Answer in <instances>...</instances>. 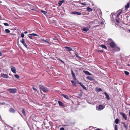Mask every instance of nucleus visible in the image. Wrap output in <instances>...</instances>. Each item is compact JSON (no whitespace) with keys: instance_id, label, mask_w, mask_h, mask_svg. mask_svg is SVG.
Instances as JSON below:
<instances>
[{"instance_id":"nucleus-36","label":"nucleus","mask_w":130,"mask_h":130,"mask_svg":"<svg viewBox=\"0 0 130 130\" xmlns=\"http://www.w3.org/2000/svg\"><path fill=\"white\" fill-rule=\"evenodd\" d=\"M4 25L6 26H9L8 24L6 23H4Z\"/></svg>"},{"instance_id":"nucleus-35","label":"nucleus","mask_w":130,"mask_h":130,"mask_svg":"<svg viewBox=\"0 0 130 130\" xmlns=\"http://www.w3.org/2000/svg\"><path fill=\"white\" fill-rule=\"evenodd\" d=\"M15 77L17 78H19V76L18 75L16 74L14 75Z\"/></svg>"},{"instance_id":"nucleus-10","label":"nucleus","mask_w":130,"mask_h":130,"mask_svg":"<svg viewBox=\"0 0 130 130\" xmlns=\"http://www.w3.org/2000/svg\"><path fill=\"white\" fill-rule=\"evenodd\" d=\"M64 48L66 49V51L68 52H69L70 51H72V48L68 46H65Z\"/></svg>"},{"instance_id":"nucleus-60","label":"nucleus","mask_w":130,"mask_h":130,"mask_svg":"<svg viewBox=\"0 0 130 130\" xmlns=\"http://www.w3.org/2000/svg\"><path fill=\"white\" fill-rule=\"evenodd\" d=\"M129 31L130 32V30H129Z\"/></svg>"},{"instance_id":"nucleus-34","label":"nucleus","mask_w":130,"mask_h":130,"mask_svg":"<svg viewBox=\"0 0 130 130\" xmlns=\"http://www.w3.org/2000/svg\"><path fill=\"white\" fill-rule=\"evenodd\" d=\"M115 130H118L117 126L116 125H115Z\"/></svg>"},{"instance_id":"nucleus-21","label":"nucleus","mask_w":130,"mask_h":130,"mask_svg":"<svg viewBox=\"0 0 130 130\" xmlns=\"http://www.w3.org/2000/svg\"><path fill=\"white\" fill-rule=\"evenodd\" d=\"M84 73L86 74L90 75H92V74L90 73L88 71H84Z\"/></svg>"},{"instance_id":"nucleus-31","label":"nucleus","mask_w":130,"mask_h":130,"mask_svg":"<svg viewBox=\"0 0 130 130\" xmlns=\"http://www.w3.org/2000/svg\"><path fill=\"white\" fill-rule=\"evenodd\" d=\"M81 86L83 88V89L86 90H87V88L86 87H85L83 84L82 85H81Z\"/></svg>"},{"instance_id":"nucleus-51","label":"nucleus","mask_w":130,"mask_h":130,"mask_svg":"<svg viewBox=\"0 0 130 130\" xmlns=\"http://www.w3.org/2000/svg\"><path fill=\"white\" fill-rule=\"evenodd\" d=\"M122 11H121L120 12H119L118 13L120 15V14L121 13H122Z\"/></svg>"},{"instance_id":"nucleus-54","label":"nucleus","mask_w":130,"mask_h":130,"mask_svg":"<svg viewBox=\"0 0 130 130\" xmlns=\"http://www.w3.org/2000/svg\"><path fill=\"white\" fill-rule=\"evenodd\" d=\"M24 33H25L26 34L27 33V31H25L24 32Z\"/></svg>"},{"instance_id":"nucleus-3","label":"nucleus","mask_w":130,"mask_h":130,"mask_svg":"<svg viewBox=\"0 0 130 130\" xmlns=\"http://www.w3.org/2000/svg\"><path fill=\"white\" fill-rule=\"evenodd\" d=\"M8 91L10 93H15L17 92V90L16 88H10Z\"/></svg>"},{"instance_id":"nucleus-18","label":"nucleus","mask_w":130,"mask_h":130,"mask_svg":"<svg viewBox=\"0 0 130 130\" xmlns=\"http://www.w3.org/2000/svg\"><path fill=\"white\" fill-rule=\"evenodd\" d=\"M58 104L60 106H64V104L62 102L60 101H59L58 102Z\"/></svg>"},{"instance_id":"nucleus-17","label":"nucleus","mask_w":130,"mask_h":130,"mask_svg":"<svg viewBox=\"0 0 130 130\" xmlns=\"http://www.w3.org/2000/svg\"><path fill=\"white\" fill-rule=\"evenodd\" d=\"M9 111L11 112L14 113L15 112V110L12 108H10L9 109Z\"/></svg>"},{"instance_id":"nucleus-56","label":"nucleus","mask_w":130,"mask_h":130,"mask_svg":"<svg viewBox=\"0 0 130 130\" xmlns=\"http://www.w3.org/2000/svg\"><path fill=\"white\" fill-rule=\"evenodd\" d=\"M129 116H130V110L129 111Z\"/></svg>"},{"instance_id":"nucleus-14","label":"nucleus","mask_w":130,"mask_h":130,"mask_svg":"<svg viewBox=\"0 0 130 130\" xmlns=\"http://www.w3.org/2000/svg\"><path fill=\"white\" fill-rule=\"evenodd\" d=\"M71 74L73 78L75 80L76 79V77L75 74L72 70H71Z\"/></svg>"},{"instance_id":"nucleus-38","label":"nucleus","mask_w":130,"mask_h":130,"mask_svg":"<svg viewBox=\"0 0 130 130\" xmlns=\"http://www.w3.org/2000/svg\"><path fill=\"white\" fill-rule=\"evenodd\" d=\"M28 36L29 37V38H30V39H33V38L32 37V36H30L29 35V36Z\"/></svg>"},{"instance_id":"nucleus-5","label":"nucleus","mask_w":130,"mask_h":130,"mask_svg":"<svg viewBox=\"0 0 130 130\" xmlns=\"http://www.w3.org/2000/svg\"><path fill=\"white\" fill-rule=\"evenodd\" d=\"M90 28V26H88L87 27H84L82 29V30L83 31L87 32L88 31Z\"/></svg>"},{"instance_id":"nucleus-16","label":"nucleus","mask_w":130,"mask_h":130,"mask_svg":"<svg viewBox=\"0 0 130 130\" xmlns=\"http://www.w3.org/2000/svg\"><path fill=\"white\" fill-rule=\"evenodd\" d=\"M86 78L87 79L90 80H94V79L93 78L90 76H88L86 77Z\"/></svg>"},{"instance_id":"nucleus-4","label":"nucleus","mask_w":130,"mask_h":130,"mask_svg":"<svg viewBox=\"0 0 130 130\" xmlns=\"http://www.w3.org/2000/svg\"><path fill=\"white\" fill-rule=\"evenodd\" d=\"M105 108V107L102 105H100L98 106H97L96 107V109L98 110H101Z\"/></svg>"},{"instance_id":"nucleus-37","label":"nucleus","mask_w":130,"mask_h":130,"mask_svg":"<svg viewBox=\"0 0 130 130\" xmlns=\"http://www.w3.org/2000/svg\"><path fill=\"white\" fill-rule=\"evenodd\" d=\"M116 20L117 23H120V22L119 21L118 19L116 18Z\"/></svg>"},{"instance_id":"nucleus-43","label":"nucleus","mask_w":130,"mask_h":130,"mask_svg":"<svg viewBox=\"0 0 130 130\" xmlns=\"http://www.w3.org/2000/svg\"><path fill=\"white\" fill-rule=\"evenodd\" d=\"M64 128L62 127L60 128V130H64Z\"/></svg>"},{"instance_id":"nucleus-19","label":"nucleus","mask_w":130,"mask_h":130,"mask_svg":"<svg viewBox=\"0 0 130 130\" xmlns=\"http://www.w3.org/2000/svg\"><path fill=\"white\" fill-rule=\"evenodd\" d=\"M129 3H127V4L125 6V10H126L127 9V8H129Z\"/></svg>"},{"instance_id":"nucleus-12","label":"nucleus","mask_w":130,"mask_h":130,"mask_svg":"<svg viewBox=\"0 0 130 130\" xmlns=\"http://www.w3.org/2000/svg\"><path fill=\"white\" fill-rule=\"evenodd\" d=\"M71 13L77 14L78 15H80L81 14V13H80L77 11L72 12Z\"/></svg>"},{"instance_id":"nucleus-25","label":"nucleus","mask_w":130,"mask_h":130,"mask_svg":"<svg viewBox=\"0 0 130 130\" xmlns=\"http://www.w3.org/2000/svg\"><path fill=\"white\" fill-rule=\"evenodd\" d=\"M29 35L30 36H38V35L34 33H33L32 34H29Z\"/></svg>"},{"instance_id":"nucleus-53","label":"nucleus","mask_w":130,"mask_h":130,"mask_svg":"<svg viewBox=\"0 0 130 130\" xmlns=\"http://www.w3.org/2000/svg\"><path fill=\"white\" fill-rule=\"evenodd\" d=\"M2 55V53L1 52H0V56Z\"/></svg>"},{"instance_id":"nucleus-32","label":"nucleus","mask_w":130,"mask_h":130,"mask_svg":"<svg viewBox=\"0 0 130 130\" xmlns=\"http://www.w3.org/2000/svg\"><path fill=\"white\" fill-rule=\"evenodd\" d=\"M71 82L72 83L73 85V86H75L76 85V83L74 81H71Z\"/></svg>"},{"instance_id":"nucleus-58","label":"nucleus","mask_w":130,"mask_h":130,"mask_svg":"<svg viewBox=\"0 0 130 130\" xmlns=\"http://www.w3.org/2000/svg\"><path fill=\"white\" fill-rule=\"evenodd\" d=\"M98 26V25H96L95 26V27H96Z\"/></svg>"},{"instance_id":"nucleus-9","label":"nucleus","mask_w":130,"mask_h":130,"mask_svg":"<svg viewBox=\"0 0 130 130\" xmlns=\"http://www.w3.org/2000/svg\"><path fill=\"white\" fill-rule=\"evenodd\" d=\"M120 114L122 116L123 118L125 120H126L127 119V116L124 113L121 112L120 113Z\"/></svg>"},{"instance_id":"nucleus-20","label":"nucleus","mask_w":130,"mask_h":130,"mask_svg":"<svg viewBox=\"0 0 130 130\" xmlns=\"http://www.w3.org/2000/svg\"><path fill=\"white\" fill-rule=\"evenodd\" d=\"M87 10L89 12L92 11V9L88 7H87Z\"/></svg>"},{"instance_id":"nucleus-52","label":"nucleus","mask_w":130,"mask_h":130,"mask_svg":"<svg viewBox=\"0 0 130 130\" xmlns=\"http://www.w3.org/2000/svg\"><path fill=\"white\" fill-rule=\"evenodd\" d=\"M5 104V103H4V102H3V103H1V104L2 105H4Z\"/></svg>"},{"instance_id":"nucleus-24","label":"nucleus","mask_w":130,"mask_h":130,"mask_svg":"<svg viewBox=\"0 0 130 130\" xmlns=\"http://www.w3.org/2000/svg\"><path fill=\"white\" fill-rule=\"evenodd\" d=\"M120 50V49L118 47H115V51H119Z\"/></svg>"},{"instance_id":"nucleus-29","label":"nucleus","mask_w":130,"mask_h":130,"mask_svg":"<svg viewBox=\"0 0 130 130\" xmlns=\"http://www.w3.org/2000/svg\"><path fill=\"white\" fill-rule=\"evenodd\" d=\"M123 126L124 128H126V129H127V128L128 126L127 125H126L124 123H123Z\"/></svg>"},{"instance_id":"nucleus-1","label":"nucleus","mask_w":130,"mask_h":130,"mask_svg":"<svg viewBox=\"0 0 130 130\" xmlns=\"http://www.w3.org/2000/svg\"><path fill=\"white\" fill-rule=\"evenodd\" d=\"M40 88V90L43 91L44 92H46L48 91V89L46 87H44L43 85H39Z\"/></svg>"},{"instance_id":"nucleus-61","label":"nucleus","mask_w":130,"mask_h":130,"mask_svg":"<svg viewBox=\"0 0 130 130\" xmlns=\"http://www.w3.org/2000/svg\"><path fill=\"white\" fill-rule=\"evenodd\" d=\"M1 3V1H0V3Z\"/></svg>"},{"instance_id":"nucleus-44","label":"nucleus","mask_w":130,"mask_h":130,"mask_svg":"<svg viewBox=\"0 0 130 130\" xmlns=\"http://www.w3.org/2000/svg\"><path fill=\"white\" fill-rule=\"evenodd\" d=\"M120 15V14H119V13H118L116 16V18H118Z\"/></svg>"},{"instance_id":"nucleus-59","label":"nucleus","mask_w":130,"mask_h":130,"mask_svg":"<svg viewBox=\"0 0 130 130\" xmlns=\"http://www.w3.org/2000/svg\"><path fill=\"white\" fill-rule=\"evenodd\" d=\"M95 130H101V129H95Z\"/></svg>"},{"instance_id":"nucleus-46","label":"nucleus","mask_w":130,"mask_h":130,"mask_svg":"<svg viewBox=\"0 0 130 130\" xmlns=\"http://www.w3.org/2000/svg\"><path fill=\"white\" fill-rule=\"evenodd\" d=\"M59 60H60L61 62H62V63H64V62H63V61H62V60H61V59H59Z\"/></svg>"},{"instance_id":"nucleus-15","label":"nucleus","mask_w":130,"mask_h":130,"mask_svg":"<svg viewBox=\"0 0 130 130\" xmlns=\"http://www.w3.org/2000/svg\"><path fill=\"white\" fill-rule=\"evenodd\" d=\"M62 96H63L64 98L67 99V100H69V98L68 96L67 95L64 94H62L61 95Z\"/></svg>"},{"instance_id":"nucleus-33","label":"nucleus","mask_w":130,"mask_h":130,"mask_svg":"<svg viewBox=\"0 0 130 130\" xmlns=\"http://www.w3.org/2000/svg\"><path fill=\"white\" fill-rule=\"evenodd\" d=\"M124 72L125 73L126 75H127L129 74V73L127 71H124Z\"/></svg>"},{"instance_id":"nucleus-6","label":"nucleus","mask_w":130,"mask_h":130,"mask_svg":"<svg viewBox=\"0 0 130 130\" xmlns=\"http://www.w3.org/2000/svg\"><path fill=\"white\" fill-rule=\"evenodd\" d=\"M1 75L2 77L5 78H8L9 77V76L6 74L2 73L1 74Z\"/></svg>"},{"instance_id":"nucleus-7","label":"nucleus","mask_w":130,"mask_h":130,"mask_svg":"<svg viewBox=\"0 0 130 130\" xmlns=\"http://www.w3.org/2000/svg\"><path fill=\"white\" fill-rule=\"evenodd\" d=\"M11 71L13 73H16V69L14 67L11 66L10 67Z\"/></svg>"},{"instance_id":"nucleus-41","label":"nucleus","mask_w":130,"mask_h":130,"mask_svg":"<svg viewBox=\"0 0 130 130\" xmlns=\"http://www.w3.org/2000/svg\"><path fill=\"white\" fill-rule=\"evenodd\" d=\"M78 83L79 84H80L81 86V85H83L82 83H81L79 82V81H77Z\"/></svg>"},{"instance_id":"nucleus-57","label":"nucleus","mask_w":130,"mask_h":130,"mask_svg":"<svg viewBox=\"0 0 130 130\" xmlns=\"http://www.w3.org/2000/svg\"><path fill=\"white\" fill-rule=\"evenodd\" d=\"M80 96H82V94L81 93H80V94L79 95Z\"/></svg>"},{"instance_id":"nucleus-45","label":"nucleus","mask_w":130,"mask_h":130,"mask_svg":"<svg viewBox=\"0 0 130 130\" xmlns=\"http://www.w3.org/2000/svg\"><path fill=\"white\" fill-rule=\"evenodd\" d=\"M76 57H79L78 56V54H76Z\"/></svg>"},{"instance_id":"nucleus-55","label":"nucleus","mask_w":130,"mask_h":130,"mask_svg":"<svg viewBox=\"0 0 130 130\" xmlns=\"http://www.w3.org/2000/svg\"><path fill=\"white\" fill-rule=\"evenodd\" d=\"M99 51L101 52H103V51L102 50Z\"/></svg>"},{"instance_id":"nucleus-50","label":"nucleus","mask_w":130,"mask_h":130,"mask_svg":"<svg viewBox=\"0 0 130 130\" xmlns=\"http://www.w3.org/2000/svg\"><path fill=\"white\" fill-rule=\"evenodd\" d=\"M122 11H121L120 12H119L118 13L120 15V14L121 13H122Z\"/></svg>"},{"instance_id":"nucleus-8","label":"nucleus","mask_w":130,"mask_h":130,"mask_svg":"<svg viewBox=\"0 0 130 130\" xmlns=\"http://www.w3.org/2000/svg\"><path fill=\"white\" fill-rule=\"evenodd\" d=\"M20 42L23 44V45L26 47L27 46V45L25 43L24 41V39H22L20 41Z\"/></svg>"},{"instance_id":"nucleus-40","label":"nucleus","mask_w":130,"mask_h":130,"mask_svg":"<svg viewBox=\"0 0 130 130\" xmlns=\"http://www.w3.org/2000/svg\"><path fill=\"white\" fill-rule=\"evenodd\" d=\"M21 37L22 38H23L24 37V35L23 33H22L21 34Z\"/></svg>"},{"instance_id":"nucleus-49","label":"nucleus","mask_w":130,"mask_h":130,"mask_svg":"<svg viewBox=\"0 0 130 130\" xmlns=\"http://www.w3.org/2000/svg\"><path fill=\"white\" fill-rule=\"evenodd\" d=\"M81 4L82 5H86V4H85L84 3H81Z\"/></svg>"},{"instance_id":"nucleus-2","label":"nucleus","mask_w":130,"mask_h":130,"mask_svg":"<svg viewBox=\"0 0 130 130\" xmlns=\"http://www.w3.org/2000/svg\"><path fill=\"white\" fill-rule=\"evenodd\" d=\"M108 41L109 42V44L111 47L113 48L115 47L116 44L111 39H109Z\"/></svg>"},{"instance_id":"nucleus-11","label":"nucleus","mask_w":130,"mask_h":130,"mask_svg":"<svg viewBox=\"0 0 130 130\" xmlns=\"http://www.w3.org/2000/svg\"><path fill=\"white\" fill-rule=\"evenodd\" d=\"M104 94L107 99L108 100H109L110 98L109 95L106 92H105Z\"/></svg>"},{"instance_id":"nucleus-26","label":"nucleus","mask_w":130,"mask_h":130,"mask_svg":"<svg viewBox=\"0 0 130 130\" xmlns=\"http://www.w3.org/2000/svg\"><path fill=\"white\" fill-rule=\"evenodd\" d=\"M42 40L43 42H46V43H47L49 44H50V43L48 42L47 41H46V40H44V39H42Z\"/></svg>"},{"instance_id":"nucleus-28","label":"nucleus","mask_w":130,"mask_h":130,"mask_svg":"<svg viewBox=\"0 0 130 130\" xmlns=\"http://www.w3.org/2000/svg\"><path fill=\"white\" fill-rule=\"evenodd\" d=\"M41 12L43 13L44 14L46 15V13H47V12L43 11V10H41Z\"/></svg>"},{"instance_id":"nucleus-22","label":"nucleus","mask_w":130,"mask_h":130,"mask_svg":"<svg viewBox=\"0 0 130 130\" xmlns=\"http://www.w3.org/2000/svg\"><path fill=\"white\" fill-rule=\"evenodd\" d=\"M100 46L103 48H104L105 49H107L106 46L104 45L103 44L101 45Z\"/></svg>"},{"instance_id":"nucleus-47","label":"nucleus","mask_w":130,"mask_h":130,"mask_svg":"<svg viewBox=\"0 0 130 130\" xmlns=\"http://www.w3.org/2000/svg\"><path fill=\"white\" fill-rule=\"evenodd\" d=\"M104 22L103 21L101 23V25H103L104 24Z\"/></svg>"},{"instance_id":"nucleus-48","label":"nucleus","mask_w":130,"mask_h":130,"mask_svg":"<svg viewBox=\"0 0 130 130\" xmlns=\"http://www.w3.org/2000/svg\"><path fill=\"white\" fill-rule=\"evenodd\" d=\"M53 40H56L55 41L56 42H57V39L56 38H54L53 39Z\"/></svg>"},{"instance_id":"nucleus-42","label":"nucleus","mask_w":130,"mask_h":130,"mask_svg":"<svg viewBox=\"0 0 130 130\" xmlns=\"http://www.w3.org/2000/svg\"><path fill=\"white\" fill-rule=\"evenodd\" d=\"M97 90L98 91H102V89L100 88H99Z\"/></svg>"},{"instance_id":"nucleus-30","label":"nucleus","mask_w":130,"mask_h":130,"mask_svg":"<svg viewBox=\"0 0 130 130\" xmlns=\"http://www.w3.org/2000/svg\"><path fill=\"white\" fill-rule=\"evenodd\" d=\"M5 32L6 33H9L10 32V31L8 29H6L5 30Z\"/></svg>"},{"instance_id":"nucleus-23","label":"nucleus","mask_w":130,"mask_h":130,"mask_svg":"<svg viewBox=\"0 0 130 130\" xmlns=\"http://www.w3.org/2000/svg\"><path fill=\"white\" fill-rule=\"evenodd\" d=\"M22 112L25 116H26V114L25 110V109L24 108L22 110Z\"/></svg>"},{"instance_id":"nucleus-13","label":"nucleus","mask_w":130,"mask_h":130,"mask_svg":"<svg viewBox=\"0 0 130 130\" xmlns=\"http://www.w3.org/2000/svg\"><path fill=\"white\" fill-rule=\"evenodd\" d=\"M64 2V0H62L60 1L58 3L59 6H61L62 5V3H63Z\"/></svg>"},{"instance_id":"nucleus-27","label":"nucleus","mask_w":130,"mask_h":130,"mask_svg":"<svg viewBox=\"0 0 130 130\" xmlns=\"http://www.w3.org/2000/svg\"><path fill=\"white\" fill-rule=\"evenodd\" d=\"M119 120L118 119H116L115 120V122L116 124H118L119 123Z\"/></svg>"},{"instance_id":"nucleus-39","label":"nucleus","mask_w":130,"mask_h":130,"mask_svg":"<svg viewBox=\"0 0 130 130\" xmlns=\"http://www.w3.org/2000/svg\"><path fill=\"white\" fill-rule=\"evenodd\" d=\"M32 89L34 90H35V91H37V90L36 89V88L34 87H32Z\"/></svg>"}]
</instances>
